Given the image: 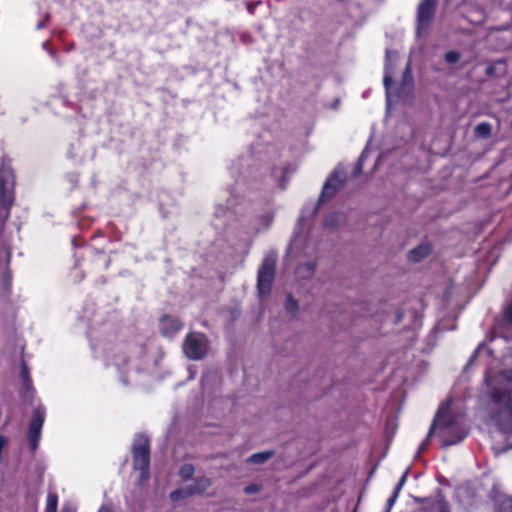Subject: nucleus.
<instances>
[{"mask_svg":"<svg viewBox=\"0 0 512 512\" xmlns=\"http://www.w3.org/2000/svg\"><path fill=\"white\" fill-rule=\"evenodd\" d=\"M449 404H442L434 418V421L430 427L428 435L423 443L419 447V451L425 449L429 438L432 434L438 430L439 437L442 442V446H451L461 442L466 437V431L464 427L456 420L450 419L448 415Z\"/></svg>","mask_w":512,"mask_h":512,"instance_id":"f03ea898","label":"nucleus"},{"mask_svg":"<svg viewBox=\"0 0 512 512\" xmlns=\"http://www.w3.org/2000/svg\"><path fill=\"white\" fill-rule=\"evenodd\" d=\"M407 476H408V470L405 471V473L402 475V477L400 478L397 486L395 487L394 491H396V493H400L403 485L405 484L406 480H407Z\"/></svg>","mask_w":512,"mask_h":512,"instance_id":"b1692460","label":"nucleus"},{"mask_svg":"<svg viewBox=\"0 0 512 512\" xmlns=\"http://www.w3.org/2000/svg\"><path fill=\"white\" fill-rule=\"evenodd\" d=\"M14 201V176L10 168H4L0 174V202L9 209Z\"/></svg>","mask_w":512,"mask_h":512,"instance_id":"0eeeda50","label":"nucleus"},{"mask_svg":"<svg viewBox=\"0 0 512 512\" xmlns=\"http://www.w3.org/2000/svg\"><path fill=\"white\" fill-rule=\"evenodd\" d=\"M427 512H448V508L444 502L434 501Z\"/></svg>","mask_w":512,"mask_h":512,"instance_id":"aec40b11","label":"nucleus"},{"mask_svg":"<svg viewBox=\"0 0 512 512\" xmlns=\"http://www.w3.org/2000/svg\"><path fill=\"white\" fill-rule=\"evenodd\" d=\"M45 416L46 410L43 405L39 404L34 408L28 430V440L32 452H35L39 446Z\"/></svg>","mask_w":512,"mask_h":512,"instance_id":"423d86ee","label":"nucleus"},{"mask_svg":"<svg viewBox=\"0 0 512 512\" xmlns=\"http://www.w3.org/2000/svg\"><path fill=\"white\" fill-rule=\"evenodd\" d=\"M437 0H423L417 9V35L429 28L436 10Z\"/></svg>","mask_w":512,"mask_h":512,"instance_id":"6e6552de","label":"nucleus"},{"mask_svg":"<svg viewBox=\"0 0 512 512\" xmlns=\"http://www.w3.org/2000/svg\"><path fill=\"white\" fill-rule=\"evenodd\" d=\"M511 128H512V122H511Z\"/></svg>","mask_w":512,"mask_h":512,"instance_id":"72a5a7b5","label":"nucleus"},{"mask_svg":"<svg viewBox=\"0 0 512 512\" xmlns=\"http://www.w3.org/2000/svg\"><path fill=\"white\" fill-rule=\"evenodd\" d=\"M182 328V324L176 318L164 316L161 319V331L166 336H172Z\"/></svg>","mask_w":512,"mask_h":512,"instance_id":"9b49d317","label":"nucleus"},{"mask_svg":"<svg viewBox=\"0 0 512 512\" xmlns=\"http://www.w3.org/2000/svg\"><path fill=\"white\" fill-rule=\"evenodd\" d=\"M255 6H256V4H255V5L249 4V5H248V11H249L251 14L254 12Z\"/></svg>","mask_w":512,"mask_h":512,"instance_id":"7c9ffc66","label":"nucleus"},{"mask_svg":"<svg viewBox=\"0 0 512 512\" xmlns=\"http://www.w3.org/2000/svg\"><path fill=\"white\" fill-rule=\"evenodd\" d=\"M461 59V54L457 51H449L445 54V61L448 64H455Z\"/></svg>","mask_w":512,"mask_h":512,"instance_id":"412c9836","label":"nucleus"},{"mask_svg":"<svg viewBox=\"0 0 512 512\" xmlns=\"http://www.w3.org/2000/svg\"><path fill=\"white\" fill-rule=\"evenodd\" d=\"M98 512H112V510H111V508H110V507H108V506H106V505H102V506L99 508Z\"/></svg>","mask_w":512,"mask_h":512,"instance_id":"c756f323","label":"nucleus"},{"mask_svg":"<svg viewBox=\"0 0 512 512\" xmlns=\"http://www.w3.org/2000/svg\"><path fill=\"white\" fill-rule=\"evenodd\" d=\"M274 455L275 451L273 450L254 453L246 459V463L261 465L269 461L272 457H274Z\"/></svg>","mask_w":512,"mask_h":512,"instance_id":"ddd939ff","label":"nucleus"},{"mask_svg":"<svg viewBox=\"0 0 512 512\" xmlns=\"http://www.w3.org/2000/svg\"><path fill=\"white\" fill-rule=\"evenodd\" d=\"M184 354L192 360H200L208 352V341L201 333H190L183 343Z\"/></svg>","mask_w":512,"mask_h":512,"instance_id":"39448f33","label":"nucleus"},{"mask_svg":"<svg viewBox=\"0 0 512 512\" xmlns=\"http://www.w3.org/2000/svg\"><path fill=\"white\" fill-rule=\"evenodd\" d=\"M192 495L193 494L189 486H186L185 488L172 491L169 495V498L172 502H179L181 500L191 497Z\"/></svg>","mask_w":512,"mask_h":512,"instance_id":"dca6fc26","label":"nucleus"},{"mask_svg":"<svg viewBox=\"0 0 512 512\" xmlns=\"http://www.w3.org/2000/svg\"><path fill=\"white\" fill-rule=\"evenodd\" d=\"M133 467L139 471V484H144L149 479V440L144 435H137L133 443Z\"/></svg>","mask_w":512,"mask_h":512,"instance_id":"7ed1b4c3","label":"nucleus"},{"mask_svg":"<svg viewBox=\"0 0 512 512\" xmlns=\"http://www.w3.org/2000/svg\"><path fill=\"white\" fill-rule=\"evenodd\" d=\"M287 307L288 309L296 308V302L291 297L288 299Z\"/></svg>","mask_w":512,"mask_h":512,"instance_id":"c85d7f7f","label":"nucleus"},{"mask_svg":"<svg viewBox=\"0 0 512 512\" xmlns=\"http://www.w3.org/2000/svg\"><path fill=\"white\" fill-rule=\"evenodd\" d=\"M335 217H338V215H333L330 218L326 219L325 223L328 226H333L336 224V221L334 220Z\"/></svg>","mask_w":512,"mask_h":512,"instance_id":"cd10ccee","label":"nucleus"},{"mask_svg":"<svg viewBox=\"0 0 512 512\" xmlns=\"http://www.w3.org/2000/svg\"><path fill=\"white\" fill-rule=\"evenodd\" d=\"M344 181L345 179L343 172L339 169H336L325 182L319 197V202L321 203L327 199L332 198Z\"/></svg>","mask_w":512,"mask_h":512,"instance_id":"1a4fd4ad","label":"nucleus"},{"mask_svg":"<svg viewBox=\"0 0 512 512\" xmlns=\"http://www.w3.org/2000/svg\"><path fill=\"white\" fill-rule=\"evenodd\" d=\"M491 131H492V127L487 122H482V123L477 124L474 129V133H475L476 137L482 138V139L489 138L491 135Z\"/></svg>","mask_w":512,"mask_h":512,"instance_id":"f3484780","label":"nucleus"},{"mask_svg":"<svg viewBox=\"0 0 512 512\" xmlns=\"http://www.w3.org/2000/svg\"><path fill=\"white\" fill-rule=\"evenodd\" d=\"M276 262V254L270 253L264 258L258 270L257 289L261 298L270 293L275 276Z\"/></svg>","mask_w":512,"mask_h":512,"instance_id":"20e7f679","label":"nucleus"},{"mask_svg":"<svg viewBox=\"0 0 512 512\" xmlns=\"http://www.w3.org/2000/svg\"><path fill=\"white\" fill-rule=\"evenodd\" d=\"M259 491H260V487L256 484H251L244 488V492L246 494H255V493H258Z\"/></svg>","mask_w":512,"mask_h":512,"instance_id":"393cba45","label":"nucleus"},{"mask_svg":"<svg viewBox=\"0 0 512 512\" xmlns=\"http://www.w3.org/2000/svg\"><path fill=\"white\" fill-rule=\"evenodd\" d=\"M211 486V481L209 478L200 477L198 478L194 484L189 485V488L192 494H200L205 492Z\"/></svg>","mask_w":512,"mask_h":512,"instance_id":"2eb2a0df","label":"nucleus"},{"mask_svg":"<svg viewBox=\"0 0 512 512\" xmlns=\"http://www.w3.org/2000/svg\"><path fill=\"white\" fill-rule=\"evenodd\" d=\"M63 512H75V511L72 509H69V508H65V509H63Z\"/></svg>","mask_w":512,"mask_h":512,"instance_id":"473e14b6","label":"nucleus"},{"mask_svg":"<svg viewBox=\"0 0 512 512\" xmlns=\"http://www.w3.org/2000/svg\"><path fill=\"white\" fill-rule=\"evenodd\" d=\"M43 26H44V23L43 22H39L37 24V29H41Z\"/></svg>","mask_w":512,"mask_h":512,"instance_id":"2f4dec72","label":"nucleus"},{"mask_svg":"<svg viewBox=\"0 0 512 512\" xmlns=\"http://www.w3.org/2000/svg\"><path fill=\"white\" fill-rule=\"evenodd\" d=\"M398 495L399 493H396V491L393 492L392 496L388 499L387 501V506H386V511L385 512H390L393 505L395 504L397 498H398Z\"/></svg>","mask_w":512,"mask_h":512,"instance_id":"5701e85b","label":"nucleus"},{"mask_svg":"<svg viewBox=\"0 0 512 512\" xmlns=\"http://www.w3.org/2000/svg\"><path fill=\"white\" fill-rule=\"evenodd\" d=\"M58 496L55 493L47 495L45 512H57Z\"/></svg>","mask_w":512,"mask_h":512,"instance_id":"a211bd4d","label":"nucleus"},{"mask_svg":"<svg viewBox=\"0 0 512 512\" xmlns=\"http://www.w3.org/2000/svg\"><path fill=\"white\" fill-rule=\"evenodd\" d=\"M499 512H512V498L501 505Z\"/></svg>","mask_w":512,"mask_h":512,"instance_id":"a878e982","label":"nucleus"},{"mask_svg":"<svg viewBox=\"0 0 512 512\" xmlns=\"http://www.w3.org/2000/svg\"><path fill=\"white\" fill-rule=\"evenodd\" d=\"M397 54L392 51H386V68L384 75V86L386 88V97L387 103H390V84L392 83V71H391V61L392 59H396Z\"/></svg>","mask_w":512,"mask_h":512,"instance_id":"9d476101","label":"nucleus"},{"mask_svg":"<svg viewBox=\"0 0 512 512\" xmlns=\"http://www.w3.org/2000/svg\"><path fill=\"white\" fill-rule=\"evenodd\" d=\"M431 252L429 244H421L410 251L409 258L414 262H419L427 257Z\"/></svg>","mask_w":512,"mask_h":512,"instance_id":"4468645a","label":"nucleus"},{"mask_svg":"<svg viewBox=\"0 0 512 512\" xmlns=\"http://www.w3.org/2000/svg\"><path fill=\"white\" fill-rule=\"evenodd\" d=\"M505 317L512 323V302L505 309Z\"/></svg>","mask_w":512,"mask_h":512,"instance_id":"bb28decb","label":"nucleus"},{"mask_svg":"<svg viewBox=\"0 0 512 512\" xmlns=\"http://www.w3.org/2000/svg\"><path fill=\"white\" fill-rule=\"evenodd\" d=\"M21 377L23 380V391H22V397L27 400L33 397V387H32V380L29 375L28 367L25 363H22L21 366Z\"/></svg>","mask_w":512,"mask_h":512,"instance_id":"f8f14e48","label":"nucleus"},{"mask_svg":"<svg viewBox=\"0 0 512 512\" xmlns=\"http://www.w3.org/2000/svg\"><path fill=\"white\" fill-rule=\"evenodd\" d=\"M485 382L497 409L493 415L496 425L504 434H512V370L500 371L494 376L486 374ZM508 448H512V444Z\"/></svg>","mask_w":512,"mask_h":512,"instance_id":"f257e3e1","label":"nucleus"},{"mask_svg":"<svg viewBox=\"0 0 512 512\" xmlns=\"http://www.w3.org/2000/svg\"><path fill=\"white\" fill-rule=\"evenodd\" d=\"M194 471V467L191 464H185L180 468L179 473L183 479L188 480L193 476Z\"/></svg>","mask_w":512,"mask_h":512,"instance_id":"6ab92c4d","label":"nucleus"},{"mask_svg":"<svg viewBox=\"0 0 512 512\" xmlns=\"http://www.w3.org/2000/svg\"><path fill=\"white\" fill-rule=\"evenodd\" d=\"M412 82V73L410 63L407 64L404 73H403V84H411Z\"/></svg>","mask_w":512,"mask_h":512,"instance_id":"4be33fe9","label":"nucleus"}]
</instances>
